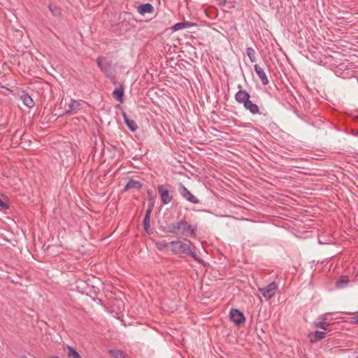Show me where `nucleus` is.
Returning <instances> with one entry per match:
<instances>
[{
	"label": "nucleus",
	"mask_w": 358,
	"mask_h": 358,
	"mask_svg": "<svg viewBox=\"0 0 358 358\" xmlns=\"http://www.w3.org/2000/svg\"><path fill=\"white\" fill-rule=\"evenodd\" d=\"M170 250L176 255L184 254L190 256L198 262H203L192 250V246L193 243L189 240L185 239L184 242L182 241H173L170 242Z\"/></svg>",
	"instance_id": "f257e3e1"
},
{
	"label": "nucleus",
	"mask_w": 358,
	"mask_h": 358,
	"mask_svg": "<svg viewBox=\"0 0 358 358\" xmlns=\"http://www.w3.org/2000/svg\"><path fill=\"white\" fill-rule=\"evenodd\" d=\"M250 97V93L247 90L242 89L238 90L235 94L236 101L239 103H242L244 108L252 115L262 114L259 106L256 103H252Z\"/></svg>",
	"instance_id": "f03ea898"
},
{
	"label": "nucleus",
	"mask_w": 358,
	"mask_h": 358,
	"mask_svg": "<svg viewBox=\"0 0 358 358\" xmlns=\"http://www.w3.org/2000/svg\"><path fill=\"white\" fill-rule=\"evenodd\" d=\"M157 191L161 197V201L166 205L173 200V187L169 184L161 185L157 187Z\"/></svg>",
	"instance_id": "7ed1b4c3"
},
{
	"label": "nucleus",
	"mask_w": 358,
	"mask_h": 358,
	"mask_svg": "<svg viewBox=\"0 0 358 358\" xmlns=\"http://www.w3.org/2000/svg\"><path fill=\"white\" fill-rule=\"evenodd\" d=\"M96 64L101 71L107 77H113V74L115 73V68L112 65V62L108 61L106 57H99L96 59Z\"/></svg>",
	"instance_id": "20e7f679"
},
{
	"label": "nucleus",
	"mask_w": 358,
	"mask_h": 358,
	"mask_svg": "<svg viewBox=\"0 0 358 358\" xmlns=\"http://www.w3.org/2000/svg\"><path fill=\"white\" fill-rule=\"evenodd\" d=\"M178 186V191L184 199L194 204L201 203L200 200L193 195L182 182H179Z\"/></svg>",
	"instance_id": "39448f33"
},
{
	"label": "nucleus",
	"mask_w": 358,
	"mask_h": 358,
	"mask_svg": "<svg viewBox=\"0 0 358 358\" xmlns=\"http://www.w3.org/2000/svg\"><path fill=\"white\" fill-rule=\"evenodd\" d=\"M278 289V285L275 282H272L266 287L259 288V290L266 301L271 299L275 294Z\"/></svg>",
	"instance_id": "423d86ee"
},
{
	"label": "nucleus",
	"mask_w": 358,
	"mask_h": 358,
	"mask_svg": "<svg viewBox=\"0 0 358 358\" xmlns=\"http://www.w3.org/2000/svg\"><path fill=\"white\" fill-rule=\"evenodd\" d=\"M229 318L236 326H241L245 322L244 313L237 308H232L230 310Z\"/></svg>",
	"instance_id": "0eeeda50"
},
{
	"label": "nucleus",
	"mask_w": 358,
	"mask_h": 358,
	"mask_svg": "<svg viewBox=\"0 0 358 358\" xmlns=\"http://www.w3.org/2000/svg\"><path fill=\"white\" fill-rule=\"evenodd\" d=\"M182 227H181L180 236L194 237L197 230L196 226L189 224L187 221L182 220Z\"/></svg>",
	"instance_id": "6e6552de"
},
{
	"label": "nucleus",
	"mask_w": 358,
	"mask_h": 358,
	"mask_svg": "<svg viewBox=\"0 0 358 358\" xmlns=\"http://www.w3.org/2000/svg\"><path fill=\"white\" fill-rule=\"evenodd\" d=\"M182 220L167 226V231L173 234L176 236H180L181 227H182Z\"/></svg>",
	"instance_id": "1a4fd4ad"
},
{
	"label": "nucleus",
	"mask_w": 358,
	"mask_h": 358,
	"mask_svg": "<svg viewBox=\"0 0 358 358\" xmlns=\"http://www.w3.org/2000/svg\"><path fill=\"white\" fill-rule=\"evenodd\" d=\"M254 69L257 76H259V79L261 80L262 83L264 85H268V79L264 69L262 67H260L258 64H255L254 66Z\"/></svg>",
	"instance_id": "9d476101"
},
{
	"label": "nucleus",
	"mask_w": 358,
	"mask_h": 358,
	"mask_svg": "<svg viewBox=\"0 0 358 358\" xmlns=\"http://www.w3.org/2000/svg\"><path fill=\"white\" fill-rule=\"evenodd\" d=\"M143 187V184L138 181L135 180L132 178L129 179L126 185L123 189V192H127L131 189H141Z\"/></svg>",
	"instance_id": "9b49d317"
},
{
	"label": "nucleus",
	"mask_w": 358,
	"mask_h": 358,
	"mask_svg": "<svg viewBox=\"0 0 358 358\" xmlns=\"http://www.w3.org/2000/svg\"><path fill=\"white\" fill-rule=\"evenodd\" d=\"M122 114L123 116L124 122L127 126V127L129 129V130L132 132H134L135 131H136V129H138V126H137V124L136 123V122L134 120H130L128 117L126 112L122 111Z\"/></svg>",
	"instance_id": "f8f14e48"
},
{
	"label": "nucleus",
	"mask_w": 358,
	"mask_h": 358,
	"mask_svg": "<svg viewBox=\"0 0 358 358\" xmlns=\"http://www.w3.org/2000/svg\"><path fill=\"white\" fill-rule=\"evenodd\" d=\"M138 12L143 15L145 13H152L154 12V7L150 3H143L138 6Z\"/></svg>",
	"instance_id": "ddd939ff"
},
{
	"label": "nucleus",
	"mask_w": 358,
	"mask_h": 358,
	"mask_svg": "<svg viewBox=\"0 0 358 358\" xmlns=\"http://www.w3.org/2000/svg\"><path fill=\"white\" fill-rule=\"evenodd\" d=\"M112 96L117 101L122 103L124 98V85L122 84H120V87L113 90Z\"/></svg>",
	"instance_id": "4468645a"
},
{
	"label": "nucleus",
	"mask_w": 358,
	"mask_h": 358,
	"mask_svg": "<svg viewBox=\"0 0 358 358\" xmlns=\"http://www.w3.org/2000/svg\"><path fill=\"white\" fill-rule=\"evenodd\" d=\"M196 24L195 23L191 22H182L175 24L172 27V30L174 31H178L180 29H184V28H189L191 27L196 26Z\"/></svg>",
	"instance_id": "2eb2a0df"
},
{
	"label": "nucleus",
	"mask_w": 358,
	"mask_h": 358,
	"mask_svg": "<svg viewBox=\"0 0 358 358\" xmlns=\"http://www.w3.org/2000/svg\"><path fill=\"white\" fill-rule=\"evenodd\" d=\"M80 106V103L79 101L71 99L70 103L69 104V108L66 111L63 113V115L70 114L74 111H77L79 110V107Z\"/></svg>",
	"instance_id": "dca6fc26"
},
{
	"label": "nucleus",
	"mask_w": 358,
	"mask_h": 358,
	"mask_svg": "<svg viewBox=\"0 0 358 358\" xmlns=\"http://www.w3.org/2000/svg\"><path fill=\"white\" fill-rule=\"evenodd\" d=\"M326 334H327L324 331H320L318 330L315 331L314 332L312 333L313 338H310V342L311 343H316L317 341L324 338L326 337Z\"/></svg>",
	"instance_id": "f3484780"
},
{
	"label": "nucleus",
	"mask_w": 358,
	"mask_h": 358,
	"mask_svg": "<svg viewBox=\"0 0 358 358\" xmlns=\"http://www.w3.org/2000/svg\"><path fill=\"white\" fill-rule=\"evenodd\" d=\"M49 10L50 11L51 14L57 17H62V8L60 7H58L54 4L50 3L48 5Z\"/></svg>",
	"instance_id": "a211bd4d"
},
{
	"label": "nucleus",
	"mask_w": 358,
	"mask_h": 358,
	"mask_svg": "<svg viewBox=\"0 0 358 358\" xmlns=\"http://www.w3.org/2000/svg\"><path fill=\"white\" fill-rule=\"evenodd\" d=\"M65 352L69 357L71 358H82L79 353L73 347L67 345L64 348Z\"/></svg>",
	"instance_id": "6ab92c4d"
},
{
	"label": "nucleus",
	"mask_w": 358,
	"mask_h": 358,
	"mask_svg": "<svg viewBox=\"0 0 358 358\" xmlns=\"http://www.w3.org/2000/svg\"><path fill=\"white\" fill-rule=\"evenodd\" d=\"M108 353L114 358H127V357L124 351L116 349L109 350Z\"/></svg>",
	"instance_id": "aec40b11"
},
{
	"label": "nucleus",
	"mask_w": 358,
	"mask_h": 358,
	"mask_svg": "<svg viewBox=\"0 0 358 358\" xmlns=\"http://www.w3.org/2000/svg\"><path fill=\"white\" fill-rule=\"evenodd\" d=\"M21 99L22 100L24 104L28 108H31L34 106V102L32 98L27 93L21 96Z\"/></svg>",
	"instance_id": "412c9836"
},
{
	"label": "nucleus",
	"mask_w": 358,
	"mask_h": 358,
	"mask_svg": "<svg viewBox=\"0 0 358 358\" xmlns=\"http://www.w3.org/2000/svg\"><path fill=\"white\" fill-rule=\"evenodd\" d=\"M349 283L348 277L346 275H342L339 278V279L336 282V287L337 288H343Z\"/></svg>",
	"instance_id": "4be33fe9"
},
{
	"label": "nucleus",
	"mask_w": 358,
	"mask_h": 358,
	"mask_svg": "<svg viewBox=\"0 0 358 358\" xmlns=\"http://www.w3.org/2000/svg\"><path fill=\"white\" fill-rule=\"evenodd\" d=\"M150 217L145 216L143 221V226L145 229V231L148 234H152V229L150 228Z\"/></svg>",
	"instance_id": "5701e85b"
},
{
	"label": "nucleus",
	"mask_w": 358,
	"mask_h": 358,
	"mask_svg": "<svg viewBox=\"0 0 358 358\" xmlns=\"http://www.w3.org/2000/svg\"><path fill=\"white\" fill-rule=\"evenodd\" d=\"M246 54L251 62H256L255 51L252 48H248L246 49Z\"/></svg>",
	"instance_id": "b1692460"
},
{
	"label": "nucleus",
	"mask_w": 358,
	"mask_h": 358,
	"mask_svg": "<svg viewBox=\"0 0 358 358\" xmlns=\"http://www.w3.org/2000/svg\"><path fill=\"white\" fill-rule=\"evenodd\" d=\"M155 245H156L157 248L159 250H160V251H162L164 249H166V248H169V246H171L170 245V243H167L165 241H163L162 242L156 243Z\"/></svg>",
	"instance_id": "393cba45"
},
{
	"label": "nucleus",
	"mask_w": 358,
	"mask_h": 358,
	"mask_svg": "<svg viewBox=\"0 0 358 358\" xmlns=\"http://www.w3.org/2000/svg\"><path fill=\"white\" fill-rule=\"evenodd\" d=\"M329 325L330 324L329 322L322 321H320L315 323V326L317 328L322 329L323 330H327Z\"/></svg>",
	"instance_id": "a878e982"
},
{
	"label": "nucleus",
	"mask_w": 358,
	"mask_h": 358,
	"mask_svg": "<svg viewBox=\"0 0 358 358\" xmlns=\"http://www.w3.org/2000/svg\"><path fill=\"white\" fill-rule=\"evenodd\" d=\"M8 208V205L7 204V203L0 197V209L6 210Z\"/></svg>",
	"instance_id": "bb28decb"
},
{
	"label": "nucleus",
	"mask_w": 358,
	"mask_h": 358,
	"mask_svg": "<svg viewBox=\"0 0 358 358\" xmlns=\"http://www.w3.org/2000/svg\"><path fill=\"white\" fill-rule=\"evenodd\" d=\"M107 78H108L113 85L117 84V80L115 73H114L113 74V77H107Z\"/></svg>",
	"instance_id": "cd10ccee"
},
{
	"label": "nucleus",
	"mask_w": 358,
	"mask_h": 358,
	"mask_svg": "<svg viewBox=\"0 0 358 358\" xmlns=\"http://www.w3.org/2000/svg\"><path fill=\"white\" fill-rule=\"evenodd\" d=\"M154 206H155V199H154V197H152L150 199V202H149L148 208L152 210L154 208Z\"/></svg>",
	"instance_id": "c85d7f7f"
},
{
	"label": "nucleus",
	"mask_w": 358,
	"mask_h": 358,
	"mask_svg": "<svg viewBox=\"0 0 358 358\" xmlns=\"http://www.w3.org/2000/svg\"><path fill=\"white\" fill-rule=\"evenodd\" d=\"M352 320L355 324H358V312L354 317H352Z\"/></svg>",
	"instance_id": "c756f323"
},
{
	"label": "nucleus",
	"mask_w": 358,
	"mask_h": 358,
	"mask_svg": "<svg viewBox=\"0 0 358 358\" xmlns=\"http://www.w3.org/2000/svg\"><path fill=\"white\" fill-rule=\"evenodd\" d=\"M219 4L221 6H224L227 3V0H217Z\"/></svg>",
	"instance_id": "7c9ffc66"
},
{
	"label": "nucleus",
	"mask_w": 358,
	"mask_h": 358,
	"mask_svg": "<svg viewBox=\"0 0 358 358\" xmlns=\"http://www.w3.org/2000/svg\"><path fill=\"white\" fill-rule=\"evenodd\" d=\"M152 210L148 208L145 212V216L150 217Z\"/></svg>",
	"instance_id": "2f4dec72"
},
{
	"label": "nucleus",
	"mask_w": 358,
	"mask_h": 358,
	"mask_svg": "<svg viewBox=\"0 0 358 358\" xmlns=\"http://www.w3.org/2000/svg\"><path fill=\"white\" fill-rule=\"evenodd\" d=\"M116 107H117V108L122 109V106H121V105H120V104H117V105H116Z\"/></svg>",
	"instance_id": "473e14b6"
},
{
	"label": "nucleus",
	"mask_w": 358,
	"mask_h": 358,
	"mask_svg": "<svg viewBox=\"0 0 358 358\" xmlns=\"http://www.w3.org/2000/svg\"><path fill=\"white\" fill-rule=\"evenodd\" d=\"M50 358H59V357H57V356H52V357H50Z\"/></svg>",
	"instance_id": "72a5a7b5"
},
{
	"label": "nucleus",
	"mask_w": 358,
	"mask_h": 358,
	"mask_svg": "<svg viewBox=\"0 0 358 358\" xmlns=\"http://www.w3.org/2000/svg\"><path fill=\"white\" fill-rule=\"evenodd\" d=\"M357 120H358V116L357 117Z\"/></svg>",
	"instance_id": "f704fd0d"
},
{
	"label": "nucleus",
	"mask_w": 358,
	"mask_h": 358,
	"mask_svg": "<svg viewBox=\"0 0 358 358\" xmlns=\"http://www.w3.org/2000/svg\"><path fill=\"white\" fill-rule=\"evenodd\" d=\"M24 358H27V357H24Z\"/></svg>",
	"instance_id": "c9c22d12"
}]
</instances>
